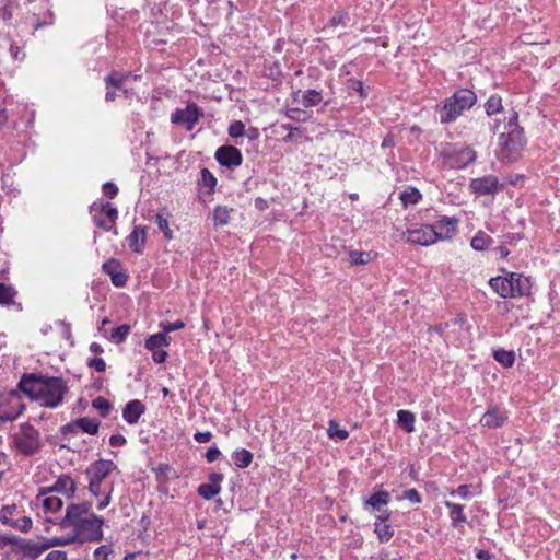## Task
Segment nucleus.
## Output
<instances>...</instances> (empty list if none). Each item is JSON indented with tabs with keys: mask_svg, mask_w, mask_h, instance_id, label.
<instances>
[{
	"mask_svg": "<svg viewBox=\"0 0 560 560\" xmlns=\"http://www.w3.org/2000/svg\"><path fill=\"white\" fill-rule=\"evenodd\" d=\"M19 387L32 399L39 400L43 406L49 408L57 407L67 390L62 378L43 375L24 376L20 381Z\"/></svg>",
	"mask_w": 560,
	"mask_h": 560,
	"instance_id": "f257e3e1",
	"label": "nucleus"
},
{
	"mask_svg": "<svg viewBox=\"0 0 560 560\" xmlns=\"http://www.w3.org/2000/svg\"><path fill=\"white\" fill-rule=\"evenodd\" d=\"M518 115L512 112L506 122H504L503 131L499 138V155L503 161L512 163L516 161L525 147V138L523 129L517 126Z\"/></svg>",
	"mask_w": 560,
	"mask_h": 560,
	"instance_id": "f03ea898",
	"label": "nucleus"
},
{
	"mask_svg": "<svg viewBox=\"0 0 560 560\" xmlns=\"http://www.w3.org/2000/svg\"><path fill=\"white\" fill-rule=\"evenodd\" d=\"M117 468L116 464L113 460L98 459L92 463L85 474L89 479V490L90 492L98 497L103 493L102 483L109 476L112 471ZM113 491V487H109L107 491H104V498L98 502L97 508L100 510L105 509L110 503V493Z\"/></svg>",
	"mask_w": 560,
	"mask_h": 560,
	"instance_id": "7ed1b4c3",
	"label": "nucleus"
},
{
	"mask_svg": "<svg viewBox=\"0 0 560 560\" xmlns=\"http://www.w3.org/2000/svg\"><path fill=\"white\" fill-rule=\"evenodd\" d=\"M103 518L91 514L84 518L78 526H75L71 533H67L63 536L58 537L52 544H60L61 546L79 542L84 544L85 541H97L103 537L102 526Z\"/></svg>",
	"mask_w": 560,
	"mask_h": 560,
	"instance_id": "20e7f679",
	"label": "nucleus"
},
{
	"mask_svg": "<svg viewBox=\"0 0 560 560\" xmlns=\"http://www.w3.org/2000/svg\"><path fill=\"white\" fill-rule=\"evenodd\" d=\"M477 101L476 94L467 89L455 92L446 98L440 109V120L443 124L452 122Z\"/></svg>",
	"mask_w": 560,
	"mask_h": 560,
	"instance_id": "39448f33",
	"label": "nucleus"
},
{
	"mask_svg": "<svg viewBox=\"0 0 560 560\" xmlns=\"http://www.w3.org/2000/svg\"><path fill=\"white\" fill-rule=\"evenodd\" d=\"M58 537H52L46 542H35L18 536L15 542V552L20 555L21 560H36L44 551L51 547L61 546L52 544Z\"/></svg>",
	"mask_w": 560,
	"mask_h": 560,
	"instance_id": "423d86ee",
	"label": "nucleus"
},
{
	"mask_svg": "<svg viewBox=\"0 0 560 560\" xmlns=\"http://www.w3.org/2000/svg\"><path fill=\"white\" fill-rule=\"evenodd\" d=\"M14 443L22 454L32 455L40 447L39 433L32 425L23 424L14 436Z\"/></svg>",
	"mask_w": 560,
	"mask_h": 560,
	"instance_id": "0eeeda50",
	"label": "nucleus"
},
{
	"mask_svg": "<svg viewBox=\"0 0 560 560\" xmlns=\"http://www.w3.org/2000/svg\"><path fill=\"white\" fill-rule=\"evenodd\" d=\"M91 504L89 503H80V504H70L67 506L66 515L60 522V527L62 529L74 528L78 526L84 518L89 517L92 513L90 512Z\"/></svg>",
	"mask_w": 560,
	"mask_h": 560,
	"instance_id": "6e6552de",
	"label": "nucleus"
},
{
	"mask_svg": "<svg viewBox=\"0 0 560 560\" xmlns=\"http://www.w3.org/2000/svg\"><path fill=\"white\" fill-rule=\"evenodd\" d=\"M407 242L429 246L436 242V233L430 224L415 225L407 230Z\"/></svg>",
	"mask_w": 560,
	"mask_h": 560,
	"instance_id": "1a4fd4ad",
	"label": "nucleus"
},
{
	"mask_svg": "<svg viewBox=\"0 0 560 560\" xmlns=\"http://www.w3.org/2000/svg\"><path fill=\"white\" fill-rule=\"evenodd\" d=\"M202 112L195 104H189L183 109H176L171 115V121L177 125H184L187 130H192Z\"/></svg>",
	"mask_w": 560,
	"mask_h": 560,
	"instance_id": "9d476101",
	"label": "nucleus"
},
{
	"mask_svg": "<svg viewBox=\"0 0 560 560\" xmlns=\"http://www.w3.org/2000/svg\"><path fill=\"white\" fill-rule=\"evenodd\" d=\"M390 500V495L386 491H377L374 492L366 501L365 506H370L373 511L377 512V518L381 521H386L389 518L390 513L385 508Z\"/></svg>",
	"mask_w": 560,
	"mask_h": 560,
	"instance_id": "9b49d317",
	"label": "nucleus"
},
{
	"mask_svg": "<svg viewBox=\"0 0 560 560\" xmlns=\"http://www.w3.org/2000/svg\"><path fill=\"white\" fill-rule=\"evenodd\" d=\"M35 505L42 506L45 513H55L62 508V500L52 490H42L35 498Z\"/></svg>",
	"mask_w": 560,
	"mask_h": 560,
	"instance_id": "f8f14e48",
	"label": "nucleus"
},
{
	"mask_svg": "<svg viewBox=\"0 0 560 560\" xmlns=\"http://www.w3.org/2000/svg\"><path fill=\"white\" fill-rule=\"evenodd\" d=\"M100 428V422L95 419L88 417L75 419L74 421L67 423L62 427L63 433H78L79 431L89 434H96Z\"/></svg>",
	"mask_w": 560,
	"mask_h": 560,
	"instance_id": "ddd939ff",
	"label": "nucleus"
},
{
	"mask_svg": "<svg viewBox=\"0 0 560 560\" xmlns=\"http://www.w3.org/2000/svg\"><path fill=\"white\" fill-rule=\"evenodd\" d=\"M215 159L221 165L230 168L241 165L243 161L240 150L232 145L220 147L215 152Z\"/></svg>",
	"mask_w": 560,
	"mask_h": 560,
	"instance_id": "4468645a",
	"label": "nucleus"
},
{
	"mask_svg": "<svg viewBox=\"0 0 560 560\" xmlns=\"http://www.w3.org/2000/svg\"><path fill=\"white\" fill-rule=\"evenodd\" d=\"M436 233V242L439 240H451L457 233V220L454 218L443 217L432 225Z\"/></svg>",
	"mask_w": 560,
	"mask_h": 560,
	"instance_id": "2eb2a0df",
	"label": "nucleus"
},
{
	"mask_svg": "<svg viewBox=\"0 0 560 560\" xmlns=\"http://www.w3.org/2000/svg\"><path fill=\"white\" fill-rule=\"evenodd\" d=\"M498 178L491 175L475 178L470 183L471 189L479 195L493 194L498 189Z\"/></svg>",
	"mask_w": 560,
	"mask_h": 560,
	"instance_id": "dca6fc26",
	"label": "nucleus"
},
{
	"mask_svg": "<svg viewBox=\"0 0 560 560\" xmlns=\"http://www.w3.org/2000/svg\"><path fill=\"white\" fill-rule=\"evenodd\" d=\"M506 419L508 415L505 411L499 409L498 407H491L481 417L480 423L482 427L494 429L501 427L506 421Z\"/></svg>",
	"mask_w": 560,
	"mask_h": 560,
	"instance_id": "f3484780",
	"label": "nucleus"
},
{
	"mask_svg": "<svg viewBox=\"0 0 560 560\" xmlns=\"http://www.w3.org/2000/svg\"><path fill=\"white\" fill-rule=\"evenodd\" d=\"M145 412V406L139 399L129 401L124 410L122 418L129 424H136L141 416Z\"/></svg>",
	"mask_w": 560,
	"mask_h": 560,
	"instance_id": "a211bd4d",
	"label": "nucleus"
},
{
	"mask_svg": "<svg viewBox=\"0 0 560 560\" xmlns=\"http://www.w3.org/2000/svg\"><path fill=\"white\" fill-rule=\"evenodd\" d=\"M490 287L504 299L514 298L512 278L495 277L490 279Z\"/></svg>",
	"mask_w": 560,
	"mask_h": 560,
	"instance_id": "6ab92c4d",
	"label": "nucleus"
},
{
	"mask_svg": "<svg viewBox=\"0 0 560 560\" xmlns=\"http://www.w3.org/2000/svg\"><path fill=\"white\" fill-rule=\"evenodd\" d=\"M147 238V232L143 226H135L132 232L128 236L129 247L136 252L141 253Z\"/></svg>",
	"mask_w": 560,
	"mask_h": 560,
	"instance_id": "aec40b11",
	"label": "nucleus"
},
{
	"mask_svg": "<svg viewBox=\"0 0 560 560\" xmlns=\"http://www.w3.org/2000/svg\"><path fill=\"white\" fill-rule=\"evenodd\" d=\"M50 490H52V492H60L66 497H71L75 491V482L69 476H61Z\"/></svg>",
	"mask_w": 560,
	"mask_h": 560,
	"instance_id": "412c9836",
	"label": "nucleus"
},
{
	"mask_svg": "<svg viewBox=\"0 0 560 560\" xmlns=\"http://www.w3.org/2000/svg\"><path fill=\"white\" fill-rule=\"evenodd\" d=\"M444 504L450 510V516L452 520V525L454 527H458L462 524L466 523L467 518L463 512V510H464L463 505L453 503L451 501H445Z\"/></svg>",
	"mask_w": 560,
	"mask_h": 560,
	"instance_id": "4be33fe9",
	"label": "nucleus"
},
{
	"mask_svg": "<svg viewBox=\"0 0 560 560\" xmlns=\"http://www.w3.org/2000/svg\"><path fill=\"white\" fill-rule=\"evenodd\" d=\"M416 417L409 410H399L397 412V424L407 433L415 431Z\"/></svg>",
	"mask_w": 560,
	"mask_h": 560,
	"instance_id": "5701e85b",
	"label": "nucleus"
},
{
	"mask_svg": "<svg viewBox=\"0 0 560 560\" xmlns=\"http://www.w3.org/2000/svg\"><path fill=\"white\" fill-rule=\"evenodd\" d=\"M233 208L226 206H217L213 210L212 217L215 226H224L229 224Z\"/></svg>",
	"mask_w": 560,
	"mask_h": 560,
	"instance_id": "b1692460",
	"label": "nucleus"
},
{
	"mask_svg": "<svg viewBox=\"0 0 560 560\" xmlns=\"http://www.w3.org/2000/svg\"><path fill=\"white\" fill-rule=\"evenodd\" d=\"M170 342V337L165 332H158L145 340V348L150 351L159 350Z\"/></svg>",
	"mask_w": 560,
	"mask_h": 560,
	"instance_id": "393cba45",
	"label": "nucleus"
},
{
	"mask_svg": "<svg viewBox=\"0 0 560 560\" xmlns=\"http://www.w3.org/2000/svg\"><path fill=\"white\" fill-rule=\"evenodd\" d=\"M512 284H513V293L515 296H522L529 291V281L527 278H524L517 273H511Z\"/></svg>",
	"mask_w": 560,
	"mask_h": 560,
	"instance_id": "a878e982",
	"label": "nucleus"
},
{
	"mask_svg": "<svg viewBox=\"0 0 560 560\" xmlns=\"http://www.w3.org/2000/svg\"><path fill=\"white\" fill-rule=\"evenodd\" d=\"M232 459L236 467L246 468L253 462V454L245 448L236 450L232 454Z\"/></svg>",
	"mask_w": 560,
	"mask_h": 560,
	"instance_id": "bb28decb",
	"label": "nucleus"
},
{
	"mask_svg": "<svg viewBox=\"0 0 560 560\" xmlns=\"http://www.w3.org/2000/svg\"><path fill=\"white\" fill-rule=\"evenodd\" d=\"M475 160L476 152L469 147L460 149L456 154V163L458 167H465L468 164L472 163Z\"/></svg>",
	"mask_w": 560,
	"mask_h": 560,
	"instance_id": "cd10ccee",
	"label": "nucleus"
},
{
	"mask_svg": "<svg viewBox=\"0 0 560 560\" xmlns=\"http://www.w3.org/2000/svg\"><path fill=\"white\" fill-rule=\"evenodd\" d=\"M493 358L501 363L504 368H511L515 361L514 351H506L503 349L495 350L493 352Z\"/></svg>",
	"mask_w": 560,
	"mask_h": 560,
	"instance_id": "c85d7f7f",
	"label": "nucleus"
},
{
	"mask_svg": "<svg viewBox=\"0 0 560 560\" xmlns=\"http://www.w3.org/2000/svg\"><path fill=\"white\" fill-rule=\"evenodd\" d=\"M16 295V291L4 283H0V304L1 305H12L14 304V298Z\"/></svg>",
	"mask_w": 560,
	"mask_h": 560,
	"instance_id": "c756f323",
	"label": "nucleus"
},
{
	"mask_svg": "<svg viewBox=\"0 0 560 560\" xmlns=\"http://www.w3.org/2000/svg\"><path fill=\"white\" fill-rule=\"evenodd\" d=\"M18 512V506L15 504L4 505L0 510V522L5 526H10L13 524V516Z\"/></svg>",
	"mask_w": 560,
	"mask_h": 560,
	"instance_id": "7c9ffc66",
	"label": "nucleus"
},
{
	"mask_svg": "<svg viewBox=\"0 0 560 560\" xmlns=\"http://www.w3.org/2000/svg\"><path fill=\"white\" fill-rule=\"evenodd\" d=\"M130 75V73L112 72L105 78L107 88L112 86L115 89H122L124 81Z\"/></svg>",
	"mask_w": 560,
	"mask_h": 560,
	"instance_id": "2f4dec72",
	"label": "nucleus"
},
{
	"mask_svg": "<svg viewBox=\"0 0 560 560\" xmlns=\"http://www.w3.org/2000/svg\"><path fill=\"white\" fill-rule=\"evenodd\" d=\"M491 243V237L483 232H478L471 240V247L476 250H485Z\"/></svg>",
	"mask_w": 560,
	"mask_h": 560,
	"instance_id": "473e14b6",
	"label": "nucleus"
},
{
	"mask_svg": "<svg viewBox=\"0 0 560 560\" xmlns=\"http://www.w3.org/2000/svg\"><path fill=\"white\" fill-rule=\"evenodd\" d=\"M421 198V194L416 188H408L400 194V199L405 206L415 205Z\"/></svg>",
	"mask_w": 560,
	"mask_h": 560,
	"instance_id": "72a5a7b5",
	"label": "nucleus"
},
{
	"mask_svg": "<svg viewBox=\"0 0 560 560\" xmlns=\"http://www.w3.org/2000/svg\"><path fill=\"white\" fill-rule=\"evenodd\" d=\"M327 434L330 439L337 440H346L349 436V432L347 430L340 429L336 421H330L327 430Z\"/></svg>",
	"mask_w": 560,
	"mask_h": 560,
	"instance_id": "f704fd0d",
	"label": "nucleus"
},
{
	"mask_svg": "<svg viewBox=\"0 0 560 560\" xmlns=\"http://www.w3.org/2000/svg\"><path fill=\"white\" fill-rule=\"evenodd\" d=\"M322 102V94L316 90H307L302 97V103L306 107L318 105Z\"/></svg>",
	"mask_w": 560,
	"mask_h": 560,
	"instance_id": "c9c22d12",
	"label": "nucleus"
},
{
	"mask_svg": "<svg viewBox=\"0 0 560 560\" xmlns=\"http://www.w3.org/2000/svg\"><path fill=\"white\" fill-rule=\"evenodd\" d=\"M221 488L219 485L202 483L198 488V493L202 498L209 500L220 492Z\"/></svg>",
	"mask_w": 560,
	"mask_h": 560,
	"instance_id": "e433bc0d",
	"label": "nucleus"
},
{
	"mask_svg": "<svg viewBox=\"0 0 560 560\" xmlns=\"http://www.w3.org/2000/svg\"><path fill=\"white\" fill-rule=\"evenodd\" d=\"M486 112L489 116L493 115V114H498L501 112L502 109V101H501V97L498 96V95H491L486 105Z\"/></svg>",
	"mask_w": 560,
	"mask_h": 560,
	"instance_id": "4c0bfd02",
	"label": "nucleus"
},
{
	"mask_svg": "<svg viewBox=\"0 0 560 560\" xmlns=\"http://www.w3.org/2000/svg\"><path fill=\"white\" fill-rule=\"evenodd\" d=\"M200 174L201 178L199 180V185L205 188H208L209 191H212L214 186L217 185V178L208 168H202Z\"/></svg>",
	"mask_w": 560,
	"mask_h": 560,
	"instance_id": "58836bf2",
	"label": "nucleus"
},
{
	"mask_svg": "<svg viewBox=\"0 0 560 560\" xmlns=\"http://www.w3.org/2000/svg\"><path fill=\"white\" fill-rule=\"evenodd\" d=\"M100 209L101 212L105 213L106 217L114 223L117 218H118V210L117 208L115 207H112L109 203H101L100 206H97L96 203H94L92 206V210H96V209Z\"/></svg>",
	"mask_w": 560,
	"mask_h": 560,
	"instance_id": "ea45409f",
	"label": "nucleus"
},
{
	"mask_svg": "<svg viewBox=\"0 0 560 560\" xmlns=\"http://www.w3.org/2000/svg\"><path fill=\"white\" fill-rule=\"evenodd\" d=\"M130 332V326L129 325H120L117 328H115L112 332V340L116 343H121L126 340L127 336Z\"/></svg>",
	"mask_w": 560,
	"mask_h": 560,
	"instance_id": "a19ab883",
	"label": "nucleus"
},
{
	"mask_svg": "<svg viewBox=\"0 0 560 560\" xmlns=\"http://www.w3.org/2000/svg\"><path fill=\"white\" fill-rule=\"evenodd\" d=\"M384 522L385 521H382V523L375 524V533L377 534L381 540L388 541L392 538L394 532L390 528V526L388 524H385Z\"/></svg>",
	"mask_w": 560,
	"mask_h": 560,
	"instance_id": "79ce46f5",
	"label": "nucleus"
},
{
	"mask_svg": "<svg viewBox=\"0 0 560 560\" xmlns=\"http://www.w3.org/2000/svg\"><path fill=\"white\" fill-rule=\"evenodd\" d=\"M92 406L97 409L103 417H106L112 408L110 402L102 396L96 397L93 400Z\"/></svg>",
	"mask_w": 560,
	"mask_h": 560,
	"instance_id": "37998d69",
	"label": "nucleus"
},
{
	"mask_svg": "<svg viewBox=\"0 0 560 560\" xmlns=\"http://www.w3.org/2000/svg\"><path fill=\"white\" fill-rule=\"evenodd\" d=\"M33 526V522L28 516H23L19 520H14L10 527L18 528L22 533H27Z\"/></svg>",
	"mask_w": 560,
	"mask_h": 560,
	"instance_id": "c03bdc74",
	"label": "nucleus"
},
{
	"mask_svg": "<svg viewBox=\"0 0 560 560\" xmlns=\"http://www.w3.org/2000/svg\"><path fill=\"white\" fill-rule=\"evenodd\" d=\"M350 261L354 265H364L370 261V254L359 250H353L350 253Z\"/></svg>",
	"mask_w": 560,
	"mask_h": 560,
	"instance_id": "a18cd8bd",
	"label": "nucleus"
},
{
	"mask_svg": "<svg viewBox=\"0 0 560 560\" xmlns=\"http://www.w3.org/2000/svg\"><path fill=\"white\" fill-rule=\"evenodd\" d=\"M155 223L159 229L164 233L165 237L171 240L173 237L172 230L168 226V221L162 214H156Z\"/></svg>",
	"mask_w": 560,
	"mask_h": 560,
	"instance_id": "49530a36",
	"label": "nucleus"
},
{
	"mask_svg": "<svg viewBox=\"0 0 560 560\" xmlns=\"http://www.w3.org/2000/svg\"><path fill=\"white\" fill-rule=\"evenodd\" d=\"M245 132V125L241 120L233 121L229 127V135L232 138H237L243 136Z\"/></svg>",
	"mask_w": 560,
	"mask_h": 560,
	"instance_id": "de8ad7c7",
	"label": "nucleus"
},
{
	"mask_svg": "<svg viewBox=\"0 0 560 560\" xmlns=\"http://www.w3.org/2000/svg\"><path fill=\"white\" fill-rule=\"evenodd\" d=\"M102 269L105 273H107L108 276L113 277V275L117 273L118 271H120V265L119 262L116 260V259H110L106 262L103 264L102 266Z\"/></svg>",
	"mask_w": 560,
	"mask_h": 560,
	"instance_id": "09e8293b",
	"label": "nucleus"
},
{
	"mask_svg": "<svg viewBox=\"0 0 560 560\" xmlns=\"http://www.w3.org/2000/svg\"><path fill=\"white\" fill-rule=\"evenodd\" d=\"M450 494L453 495V497L454 495H458L462 499H467V498L470 497V486L462 485L457 489L452 490Z\"/></svg>",
	"mask_w": 560,
	"mask_h": 560,
	"instance_id": "8fccbe9b",
	"label": "nucleus"
},
{
	"mask_svg": "<svg viewBox=\"0 0 560 560\" xmlns=\"http://www.w3.org/2000/svg\"><path fill=\"white\" fill-rule=\"evenodd\" d=\"M127 275L122 271H118L117 273L113 275V277H110L113 284L117 288L124 287L127 282Z\"/></svg>",
	"mask_w": 560,
	"mask_h": 560,
	"instance_id": "3c124183",
	"label": "nucleus"
},
{
	"mask_svg": "<svg viewBox=\"0 0 560 560\" xmlns=\"http://www.w3.org/2000/svg\"><path fill=\"white\" fill-rule=\"evenodd\" d=\"M402 499L410 501L411 503H420L421 498L416 489L406 490L402 494Z\"/></svg>",
	"mask_w": 560,
	"mask_h": 560,
	"instance_id": "603ef678",
	"label": "nucleus"
},
{
	"mask_svg": "<svg viewBox=\"0 0 560 560\" xmlns=\"http://www.w3.org/2000/svg\"><path fill=\"white\" fill-rule=\"evenodd\" d=\"M109 555V548L105 545L100 546L94 551L95 560H108L107 557Z\"/></svg>",
	"mask_w": 560,
	"mask_h": 560,
	"instance_id": "864d4df0",
	"label": "nucleus"
},
{
	"mask_svg": "<svg viewBox=\"0 0 560 560\" xmlns=\"http://www.w3.org/2000/svg\"><path fill=\"white\" fill-rule=\"evenodd\" d=\"M89 366L93 368L97 372H104L106 369V363L101 358H94L89 361Z\"/></svg>",
	"mask_w": 560,
	"mask_h": 560,
	"instance_id": "5fc2aeb1",
	"label": "nucleus"
},
{
	"mask_svg": "<svg viewBox=\"0 0 560 560\" xmlns=\"http://www.w3.org/2000/svg\"><path fill=\"white\" fill-rule=\"evenodd\" d=\"M103 191L109 198H114L118 194V187L115 184L107 182L103 185Z\"/></svg>",
	"mask_w": 560,
	"mask_h": 560,
	"instance_id": "6e6d98bb",
	"label": "nucleus"
},
{
	"mask_svg": "<svg viewBox=\"0 0 560 560\" xmlns=\"http://www.w3.org/2000/svg\"><path fill=\"white\" fill-rule=\"evenodd\" d=\"M16 539V535H3L0 533V547H4L8 545L15 546Z\"/></svg>",
	"mask_w": 560,
	"mask_h": 560,
	"instance_id": "4d7b16f0",
	"label": "nucleus"
},
{
	"mask_svg": "<svg viewBox=\"0 0 560 560\" xmlns=\"http://www.w3.org/2000/svg\"><path fill=\"white\" fill-rule=\"evenodd\" d=\"M45 560H67V553L62 550H52L46 556Z\"/></svg>",
	"mask_w": 560,
	"mask_h": 560,
	"instance_id": "13d9d810",
	"label": "nucleus"
},
{
	"mask_svg": "<svg viewBox=\"0 0 560 560\" xmlns=\"http://www.w3.org/2000/svg\"><path fill=\"white\" fill-rule=\"evenodd\" d=\"M221 455V452L217 447H210L206 453V458L209 463L217 460Z\"/></svg>",
	"mask_w": 560,
	"mask_h": 560,
	"instance_id": "bf43d9fd",
	"label": "nucleus"
},
{
	"mask_svg": "<svg viewBox=\"0 0 560 560\" xmlns=\"http://www.w3.org/2000/svg\"><path fill=\"white\" fill-rule=\"evenodd\" d=\"M152 358L154 362L163 363L167 358V352L162 349L154 350L152 351Z\"/></svg>",
	"mask_w": 560,
	"mask_h": 560,
	"instance_id": "052dcab7",
	"label": "nucleus"
},
{
	"mask_svg": "<svg viewBox=\"0 0 560 560\" xmlns=\"http://www.w3.org/2000/svg\"><path fill=\"white\" fill-rule=\"evenodd\" d=\"M212 438V434L211 432L209 431H206V432H197L195 433L194 435V439L198 442V443H207L211 440Z\"/></svg>",
	"mask_w": 560,
	"mask_h": 560,
	"instance_id": "680f3d73",
	"label": "nucleus"
},
{
	"mask_svg": "<svg viewBox=\"0 0 560 560\" xmlns=\"http://www.w3.org/2000/svg\"><path fill=\"white\" fill-rule=\"evenodd\" d=\"M184 326H185L184 323L180 320H176L174 323H168V324L164 325L163 332H165L167 335V332H171V331H174L177 329H182Z\"/></svg>",
	"mask_w": 560,
	"mask_h": 560,
	"instance_id": "e2e57ef3",
	"label": "nucleus"
},
{
	"mask_svg": "<svg viewBox=\"0 0 560 560\" xmlns=\"http://www.w3.org/2000/svg\"><path fill=\"white\" fill-rule=\"evenodd\" d=\"M126 443V438L121 434H113L109 439L112 446H122Z\"/></svg>",
	"mask_w": 560,
	"mask_h": 560,
	"instance_id": "0e129e2a",
	"label": "nucleus"
},
{
	"mask_svg": "<svg viewBox=\"0 0 560 560\" xmlns=\"http://www.w3.org/2000/svg\"><path fill=\"white\" fill-rule=\"evenodd\" d=\"M346 13H342V12H338L337 14H335L331 19V23L332 24H339V23H342L343 22V19L346 18Z\"/></svg>",
	"mask_w": 560,
	"mask_h": 560,
	"instance_id": "69168bd1",
	"label": "nucleus"
},
{
	"mask_svg": "<svg viewBox=\"0 0 560 560\" xmlns=\"http://www.w3.org/2000/svg\"><path fill=\"white\" fill-rule=\"evenodd\" d=\"M222 479H223V476L221 474L213 472L210 475V480H211L212 485L219 483L220 481H222Z\"/></svg>",
	"mask_w": 560,
	"mask_h": 560,
	"instance_id": "338daca9",
	"label": "nucleus"
},
{
	"mask_svg": "<svg viewBox=\"0 0 560 560\" xmlns=\"http://www.w3.org/2000/svg\"><path fill=\"white\" fill-rule=\"evenodd\" d=\"M90 350H91V352L96 353V354H97V353H102V352H103V348H102V347H101V345H100V343H97V342H93V343H91V346H90Z\"/></svg>",
	"mask_w": 560,
	"mask_h": 560,
	"instance_id": "774afa93",
	"label": "nucleus"
}]
</instances>
